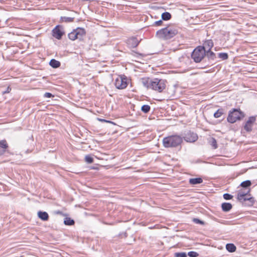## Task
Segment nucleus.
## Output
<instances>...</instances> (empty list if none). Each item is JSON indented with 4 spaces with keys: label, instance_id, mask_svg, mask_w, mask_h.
<instances>
[{
    "label": "nucleus",
    "instance_id": "obj_14",
    "mask_svg": "<svg viewBox=\"0 0 257 257\" xmlns=\"http://www.w3.org/2000/svg\"><path fill=\"white\" fill-rule=\"evenodd\" d=\"M8 147L6 140L0 141V156L3 155Z\"/></svg>",
    "mask_w": 257,
    "mask_h": 257
},
{
    "label": "nucleus",
    "instance_id": "obj_34",
    "mask_svg": "<svg viewBox=\"0 0 257 257\" xmlns=\"http://www.w3.org/2000/svg\"><path fill=\"white\" fill-rule=\"evenodd\" d=\"M97 120L99 121V122H104L105 123H113L112 121H109V120H107L106 119H102V118H98L97 117Z\"/></svg>",
    "mask_w": 257,
    "mask_h": 257
},
{
    "label": "nucleus",
    "instance_id": "obj_33",
    "mask_svg": "<svg viewBox=\"0 0 257 257\" xmlns=\"http://www.w3.org/2000/svg\"><path fill=\"white\" fill-rule=\"evenodd\" d=\"M193 222H194L196 224H202V225L204 224V222L203 221L199 219L198 218H193Z\"/></svg>",
    "mask_w": 257,
    "mask_h": 257
},
{
    "label": "nucleus",
    "instance_id": "obj_19",
    "mask_svg": "<svg viewBox=\"0 0 257 257\" xmlns=\"http://www.w3.org/2000/svg\"><path fill=\"white\" fill-rule=\"evenodd\" d=\"M50 65L54 68H56L60 66V62L55 59H51L49 63Z\"/></svg>",
    "mask_w": 257,
    "mask_h": 257
},
{
    "label": "nucleus",
    "instance_id": "obj_22",
    "mask_svg": "<svg viewBox=\"0 0 257 257\" xmlns=\"http://www.w3.org/2000/svg\"><path fill=\"white\" fill-rule=\"evenodd\" d=\"M224 114V110L222 108L218 109L214 113V117L215 118H219Z\"/></svg>",
    "mask_w": 257,
    "mask_h": 257
},
{
    "label": "nucleus",
    "instance_id": "obj_23",
    "mask_svg": "<svg viewBox=\"0 0 257 257\" xmlns=\"http://www.w3.org/2000/svg\"><path fill=\"white\" fill-rule=\"evenodd\" d=\"M74 221L69 217H66L64 220V223L66 225H72L74 224Z\"/></svg>",
    "mask_w": 257,
    "mask_h": 257
},
{
    "label": "nucleus",
    "instance_id": "obj_1",
    "mask_svg": "<svg viewBox=\"0 0 257 257\" xmlns=\"http://www.w3.org/2000/svg\"><path fill=\"white\" fill-rule=\"evenodd\" d=\"M141 82L147 89H151L159 93L163 92L166 87L167 81L165 79L142 78L141 79Z\"/></svg>",
    "mask_w": 257,
    "mask_h": 257
},
{
    "label": "nucleus",
    "instance_id": "obj_17",
    "mask_svg": "<svg viewBox=\"0 0 257 257\" xmlns=\"http://www.w3.org/2000/svg\"><path fill=\"white\" fill-rule=\"evenodd\" d=\"M189 182L190 184L196 185L202 183L203 180L201 178H191L189 179Z\"/></svg>",
    "mask_w": 257,
    "mask_h": 257
},
{
    "label": "nucleus",
    "instance_id": "obj_38",
    "mask_svg": "<svg viewBox=\"0 0 257 257\" xmlns=\"http://www.w3.org/2000/svg\"><path fill=\"white\" fill-rule=\"evenodd\" d=\"M53 96V95L51 93L46 92L44 94V97L47 98H51Z\"/></svg>",
    "mask_w": 257,
    "mask_h": 257
},
{
    "label": "nucleus",
    "instance_id": "obj_18",
    "mask_svg": "<svg viewBox=\"0 0 257 257\" xmlns=\"http://www.w3.org/2000/svg\"><path fill=\"white\" fill-rule=\"evenodd\" d=\"M205 56H206L209 60L214 61L216 58L215 54L211 50L206 51L205 52Z\"/></svg>",
    "mask_w": 257,
    "mask_h": 257
},
{
    "label": "nucleus",
    "instance_id": "obj_30",
    "mask_svg": "<svg viewBox=\"0 0 257 257\" xmlns=\"http://www.w3.org/2000/svg\"><path fill=\"white\" fill-rule=\"evenodd\" d=\"M85 160L87 163L90 164L93 162V159L91 156L87 155L85 156Z\"/></svg>",
    "mask_w": 257,
    "mask_h": 257
},
{
    "label": "nucleus",
    "instance_id": "obj_39",
    "mask_svg": "<svg viewBox=\"0 0 257 257\" xmlns=\"http://www.w3.org/2000/svg\"><path fill=\"white\" fill-rule=\"evenodd\" d=\"M9 90H11V88L8 87V89H7V90L6 91H5V93L9 92Z\"/></svg>",
    "mask_w": 257,
    "mask_h": 257
},
{
    "label": "nucleus",
    "instance_id": "obj_13",
    "mask_svg": "<svg viewBox=\"0 0 257 257\" xmlns=\"http://www.w3.org/2000/svg\"><path fill=\"white\" fill-rule=\"evenodd\" d=\"M250 192V189H249L247 191H245L242 190H240L238 191L237 193V199L240 201H242V198H243V197L247 196L248 194V193Z\"/></svg>",
    "mask_w": 257,
    "mask_h": 257
},
{
    "label": "nucleus",
    "instance_id": "obj_10",
    "mask_svg": "<svg viewBox=\"0 0 257 257\" xmlns=\"http://www.w3.org/2000/svg\"><path fill=\"white\" fill-rule=\"evenodd\" d=\"M200 46L201 48H202V49L206 52V51L211 50L213 46V42L212 40H207L204 42L203 46Z\"/></svg>",
    "mask_w": 257,
    "mask_h": 257
},
{
    "label": "nucleus",
    "instance_id": "obj_40",
    "mask_svg": "<svg viewBox=\"0 0 257 257\" xmlns=\"http://www.w3.org/2000/svg\"><path fill=\"white\" fill-rule=\"evenodd\" d=\"M97 159H99V157L98 156H97Z\"/></svg>",
    "mask_w": 257,
    "mask_h": 257
},
{
    "label": "nucleus",
    "instance_id": "obj_15",
    "mask_svg": "<svg viewBox=\"0 0 257 257\" xmlns=\"http://www.w3.org/2000/svg\"><path fill=\"white\" fill-rule=\"evenodd\" d=\"M38 217L43 221H47L49 219L48 214L45 211H40L38 212Z\"/></svg>",
    "mask_w": 257,
    "mask_h": 257
},
{
    "label": "nucleus",
    "instance_id": "obj_36",
    "mask_svg": "<svg viewBox=\"0 0 257 257\" xmlns=\"http://www.w3.org/2000/svg\"><path fill=\"white\" fill-rule=\"evenodd\" d=\"M243 198H242V201H246L247 200H248L250 202H253V198L252 197H249L248 198L247 196L243 197Z\"/></svg>",
    "mask_w": 257,
    "mask_h": 257
},
{
    "label": "nucleus",
    "instance_id": "obj_7",
    "mask_svg": "<svg viewBox=\"0 0 257 257\" xmlns=\"http://www.w3.org/2000/svg\"><path fill=\"white\" fill-rule=\"evenodd\" d=\"M115 86L117 89H122L126 87L127 83L126 78L122 77H117L115 80Z\"/></svg>",
    "mask_w": 257,
    "mask_h": 257
},
{
    "label": "nucleus",
    "instance_id": "obj_37",
    "mask_svg": "<svg viewBox=\"0 0 257 257\" xmlns=\"http://www.w3.org/2000/svg\"><path fill=\"white\" fill-rule=\"evenodd\" d=\"M162 23H163L162 20H160L159 21H156L154 23V25L156 26H161L162 24Z\"/></svg>",
    "mask_w": 257,
    "mask_h": 257
},
{
    "label": "nucleus",
    "instance_id": "obj_24",
    "mask_svg": "<svg viewBox=\"0 0 257 257\" xmlns=\"http://www.w3.org/2000/svg\"><path fill=\"white\" fill-rule=\"evenodd\" d=\"M74 18L67 17H61L60 21L62 22L69 23L73 22Z\"/></svg>",
    "mask_w": 257,
    "mask_h": 257
},
{
    "label": "nucleus",
    "instance_id": "obj_31",
    "mask_svg": "<svg viewBox=\"0 0 257 257\" xmlns=\"http://www.w3.org/2000/svg\"><path fill=\"white\" fill-rule=\"evenodd\" d=\"M175 257H187V254L185 252H176L174 254Z\"/></svg>",
    "mask_w": 257,
    "mask_h": 257
},
{
    "label": "nucleus",
    "instance_id": "obj_27",
    "mask_svg": "<svg viewBox=\"0 0 257 257\" xmlns=\"http://www.w3.org/2000/svg\"><path fill=\"white\" fill-rule=\"evenodd\" d=\"M151 107L149 105H143L141 107V110L144 113H148L150 110Z\"/></svg>",
    "mask_w": 257,
    "mask_h": 257
},
{
    "label": "nucleus",
    "instance_id": "obj_35",
    "mask_svg": "<svg viewBox=\"0 0 257 257\" xmlns=\"http://www.w3.org/2000/svg\"><path fill=\"white\" fill-rule=\"evenodd\" d=\"M223 198L225 200H230L232 199V196L228 193H225L223 194Z\"/></svg>",
    "mask_w": 257,
    "mask_h": 257
},
{
    "label": "nucleus",
    "instance_id": "obj_3",
    "mask_svg": "<svg viewBox=\"0 0 257 257\" xmlns=\"http://www.w3.org/2000/svg\"><path fill=\"white\" fill-rule=\"evenodd\" d=\"M177 33V29L168 27L158 31L156 35L160 38L168 40L174 37Z\"/></svg>",
    "mask_w": 257,
    "mask_h": 257
},
{
    "label": "nucleus",
    "instance_id": "obj_21",
    "mask_svg": "<svg viewBox=\"0 0 257 257\" xmlns=\"http://www.w3.org/2000/svg\"><path fill=\"white\" fill-rule=\"evenodd\" d=\"M161 17L163 20L168 21L171 18V15L169 12H164L162 14Z\"/></svg>",
    "mask_w": 257,
    "mask_h": 257
},
{
    "label": "nucleus",
    "instance_id": "obj_6",
    "mask_svg": "<svg viewBox=\"0 0 257 257\" xmlns=\"http://www.w3.org/2000/svg\"><path fill=\"white\" fill-rule=\"evenodd\" d=\"M256 117L255 116H250L245 122L243 125V129L246 132H250L252 130V127L255 123Z\"/></svg>",
    "mask_w": 257,
    "mask_h": 257
},
{
    "label": "nucleus",
    "instance_id": "obj_11",
    "mask_svg": "<svg viewBox=\"0 0 257 257\" xmlns=\"http://www.w3.org/2000/svg\"><path fill=\"white\" fill-rule=\"evenodd\" d=\"M139 43L140 41L136 37H132L127 40V44L131 48L136 47Z\"/></svg>",
    "mask_w": 257,
    "mask_h": 257
},
{
    "label": "nucleus",
    "instance_id": "obj_12",
    "mask_svg": "<svg viewBox=\"0 0 257 257\" xmlns=\"http://www.w3.org/2000/svg\"><path fill=\"white\" fill-rule=\"evenodd\" d=\"M73 31L77 39L81 40L85 34V30L83 28H78Z\"/></svg>",
    "mask_w": 257,
    "mask_h": 257
},
{
    "label": "nucleus",
    "instance_id": "obj_5",
    "mask_svg": "<svg viewBox=\"0 0 257 257\" xmlns=\"http://www.w3.org/2000/svg\"><path fill=\"white\" fill-rule=\"evenodd\" d=\"M200 46L197 47L191 54V58L196 63L200 62L205 56V52Z\"/></svg>",
    "mask_w": 257,
    "mask_h": 257
},
{
    "label": "nucleus",
    "instance_id": "obj_9",
    "mask_svg": "<svg viewBox=\"0 0 257 257\" xmlns=\"http://www.w3.org/2000/svg\"><path fill=\"white\" fill-rule=\"evenodd\" d=\"M184 138L188 142H194L197 140L198 136L196 134L189 131L185 135Z\"/></svg>",
    "mask_w": 257,
    "mask_h": 257
},
{
    "label": "nucleus",
    "instance_id": "obj_20",
    "mask_svg": "<svg viewBox=\"0 0 257 257\" xmlns=\"http://www.w3.org/2000/svg\"><path fill=\"white\" fill-rule=\"evenodd\" d=\"M226 249L230 252H233L236 250V246L232 243H227L226 245Z\"/></svg>",
    "mask_w": 257,
    "mask_h": 257
},
{
    "label": "nucleus",
    "instance_id": "obj_8",
    "mask_svg": "<svg viewBox=\"0 0 257 257\" xmlns=\"http://www.w3.org/2000/svg\"><path fill=\"white\" fill-rule=\"evenodd\" d=\"M53 36L57 39L60 40L64 34L63 28L59 26H56L52 31Z\"/></svg>",
    "mask_w": 257,
    "mask_h": 257
},
{
    "label": "nucleus",
    "instance_id": "obj_25",
    "mask_svg": "<svg viewBox=\"0 0 257 257\" xmlns=\"http://www.w3.org/2000/svg\"><path fill=\"white\" fill-rule=\"evenodd\" d=\"M209 143L214 149L217 148V142L215 138H211L209 140Z\"/></svg>",
    "mask_w": 257,
    "mask_h": 257
},
{
    "label": "nucleus",
    "instance_id": "obj_4",
    "mask_svg": "<svg viewBox=\"0 0 257 257\" xmlns=\"http://www.w3.org/2000/svg\"><path fill=\"white\" fill-rule=\"evenodd\" d=\"M244 116V113L239 109L233 108L229 111L227 120L233 123L237 120L241 119Z\"/></svg>",
    "mask_w": 257,
    "mask_h": 257
},
{
    "label": "nucleus",
    "instance_id": "obj_26",
    "mask_svg": "<svg viewBox=\"0 0 257 257\" xmlns=\"http://www.w3.org/2000/svg\"><path fill=\"white\" fill-rule=\"evenodd\" d=\"M251 185V183L249 180H246L241 183L240 186L243 188H248Z\"/></svg>",
    "mask_w": 257,
    "mask_h": 257
},
{
    "label": "nucleus",
    "instance_id": "obj_29",
    "mask_svg": "<svg viewBox=\"0 0 257 257\" xmlns=\"http://www.w3.org/2000/svg\"><path fill=\"white\" fill-rule=\"evenodd\" d=\"M76 36V35H75V32H74V31H73L68 34V38L70 40L74 41L76 39H77V37Z\"/></svg>",
    "mask_w": 257,
    "mask_h": 257
},
{
    "label": "nucleus",
    "instance_id": "obj_2",
    "mask_svg": "<svg viewBox=\"0 0 257 257\" xmlns=\"http://www.w3.org/2000/svg\"><path fill=\"white\" fill-rule=\"evenodd\" d=\"M182 142V138L178 135H172L165 137L163 140L165 148H174L179 146Z\"/></svg>",
    "mask_w": 257,
    "mask_h": 257
},
{
    "label": "nucleus",
    "instance_id": "obj_28",
    "mask_svg": "<svg viewBox=\"0 0 257 257\" xmlns=\"http://www.w3.org/2000/svg\"><path fill=\"white\" fill-rule=\"evenodd\" d=\"M218 57L222 60H225L228 59V55L226 53H220L218 54Z\"/></svg>",
    "mask_w": 257,
    "mask_h": 257
},
{
    "label": "nucleus",
    "instance_id": "obj_32",
    "mask_svg": "<svg viewBox=\"0 0 257 257\" xmlns=\"http://www.w3.org/2000/svg\"><path fill=\"white\" fill-rule=\"evenodd\" d=\"M188 255L190 257H197L198 256V253L197 252L191 251L188 253Z\"/></svg>",
    "mask_w": 257,
    "mask_h": 257
},
{
    "label": "nucleus",
    "instance_id": "obj_16",
    "mask_svg": "<svg viewBox=\"0 0 257 257\" xmlns=\"http://www.w3.org/2000/svg\"><path fill=\"white\" fill-rule=\"evenodd\" d=\"M232 207V206L231 203L224 202L221 204V208L223 211L228 212L229 211Z\"/></svg>",
    "mask_w": 257,
    "mask_h": 257
}]
</instances>
